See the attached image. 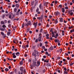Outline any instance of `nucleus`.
<instances>
[{
    "mask_svg": "<svg viewBox=\"0 0 74 74\" xmlns=\"http://www.w3.org/2000/svg\"><path fill=\"white\" fill-rule=\"evenodd\" d=\"M33 67H35V66H37V62H36V60H35V59L33 60Z\"/></svg>",
    "mask_w": 74,
    "mask_h": 74,
    "instance_id": "1",
    "label": "nucleus"
},
{
    "mask_svg": "<svg viewBox=\"0 0 74 74\" xmlns=\"http://www.w3.org/2000/svg\"><path fill=\"white\" fill-rule=\"evenodd\" d=\"M34 52L36 54H37V56H40V53L38 52V51L36 49H35L34 50Z\"/></svg>",
    "mask_w": 74,
    "mask_h": 74,
    "instance_id": "2",
    "label": "nucleus"
},
{
    "mask_svg": "<svg viewBox=\"0 0 74 74\" xmlns=\"http://www.w3.org/2000/svg\"><path fill=\"white\" fill-rule=\"evenodd\" d=\"M41 38H42V36H39L38 38V40L39 42H40V41H42L41 40Z\"/></svg>",
    "mask_w": 74,
    "mask_h": 74,
    "instance_id": "3",
    "label": "nucleus"
},
{
    "mask_svg": "<svg viewBox=\"0 0 74 74\" xmlns=\"http://www.w3.org/2000/svg\"><path fill=\"white\" fill-rule=\"evenodd\" d=\"M54 14L56 16H58V15H59L60 14V12H55Z\"/></svg>",
    "mask_w": 74,
    "mask_h": 74,
    "instance_id": "4",
    "label": "nucleus"
},
{
    "mask_svg": "<svg viewBox=\"0 0 74 74\" xmlns=\"http://www.w3.org/2000/svg\"><path fill=\"white\" fill-rule=\"evenodd\" d=\"M24 67H21L20 68V70L21 72H23V69Z\"/></svg>",
    "mask_w": 74,
    "mask_h": 74,
    "instance_id": "5",
    "label": "nucleus"
},
{
    "mask_svg": "<svg viewBox=\"0 0 74 74\" xmlns=\"http://www.w3.org/2000/svg\"><path fill=\"white\" fill-rule=\"evenodd\" d=\"M59 36V34L58 33H56V35L54 36V37L55 38H58V37Z\"/></svg>",
    "mask_w": 74,
    "mask_h": 74,
    "instance_id": "6",
    "label": "nucleus"
},
{
    "mask_svg": "<svg viewBox=\"0 0 74 74\" xmlns=\"http://www.w3.org/2000/svg\"><path fill=\"white\" fill-rule=\"evenodd\" d=\"M40 22H41L42 21V19H43V16L42 15L41 16L40 18Z\"/></svg>",
    "mask_w": 74,
    "mask_h": 74,
    "instance_id": "7",
    "label": "nucleus"
},
{
    "mask_svg": "<svg viewBox=\"0 0 74 74\" xmlns=\"http://www.w3.org/2000/svg\"><path fill=\"white\" fill-rule=\"evenodd\" d=\"M55 42H60V40H59V39H55Z\"/></svg>",
    "mask_w": 74,
    "mask_h": 74,
    "instance_id": "8",
    "label": "nucleus"
},
{
    "mask_svg": "<svg viewBox=\"0 0 74 74\" xmlns=\"http://www.w3.org/2000/svg\"><path fill=\"white\" fill-rule=\"evenodd\" d=\"M52 34V37H54V36H55V34H54V32H53V31H52L51 32Z\"/></svg>",
    "mask_w": 74,
    "mask_h": 74,
    "instance_id": "9",
    "label": "nucleus"
},
{
    "mask_svg": "<svg viewBox=\"0 0 74 74\" xmlns=\"http://www.w3.org/2000/svg\"><path fill=\"white\" fill-rule=\"evenodd\" d=\"M50 50H51V51H52L53 49V47L52 46H51V47H50L49 48Z\"/></svg>",
    "mask_w": 74,
    "mask_h": 74,
    "instance_id": "10",
    "label": "nucleus"
},
{
    "mask_svg": "<svg viewBox=\"0 0 74 74\" xmlns=\"http://www.w3.org/2000/svg\"><path fill=\"white\" fill-rule=\"evenodd\" d=\"M69 14H70V15H73V12H68Z\"/></svg>",
    "mask_w": 74,
    "mask_h": 74,
    "instance_id": "11",
    "label": "nucleus"
},
{
    "mask_svg": "<svg viewBox=\"0 0 74 74\" xmlns=\"http://www.w3.org/2000/svg\"><path fill=\"white\" fill-rule=\"evenodd\" d=\"M34 1H32L31 3V5H32V6H33V5H34Z\"/></svg>",
    "mask_w": 74,
    "mask_h": 74,
    "instance_id": "12",
    "label": "nucleus"
},
{
    "mask_svg": "<svg viewBox=\"0 0 74 74\" xmlns=\"http://www.w3.org/2000/svg\"><path fill=\"white\" fill-rule=\"evenodd\" d=\"M63 19L61 18V19H60V21L61 22H63Z\"/></svg>",
    "mask_w": 74,
    "mask_h": 74,
    "instance_id": "13",
    "label": "nucleus"
},
{
    "mask_svg": "<svg viewBox=\"0 0 74 74\" xmlns=\"http://www.w3.org/2000/svg\"><path fill=\"white\" fill-rule=\"evenodd\" d=\"M62 12H63V13H64V12H65V10H64V8H62Z\"/></svg>",
    "mask_w": 74,
    "mask_h": 74,
    "instance_id": "14",
    "label": "nucleus"
},
{
    "mask_svg": "<svg viewBox=\"0 0 74 74\" xmlns=\"http://www.w3.org/2000/svg\"><path fill=\"white\" fill-rule=\"evenodd\" d=\"M16 56H19L20 55V53L19 52H17L16 53Z\"/></svg>",
    "mask_w": 74,
    "mask_h": 74,
    "instance_id": "15",
    "label": "nucleus"
},
{
    "mask_svg": "<svg viewBox=\"0 0 74 74\" xmlns=\"http://www.w3.org/2000/svg\"><path fill=\"white\" fill-rule=\"evenodd\" d=\"M0 30H1V31H4L5 30H6L5 28H1L0 29Z\"/></svg>",
    "mask_w": 74,
    "mask_h": 74,
    "instance_id": "16",
    "label": "nucleus"
},
{
    "mask_svg": "<svg viewBox=\"0 0 74 74\" xmlns=\"http://www.w3.org/2000/svg\"><path fill=\"white\" fill-rule=\"evenodd\" d=\"M37 64H38V66H39L40 65V62L39 61H38L37 62Z\"/></svg>",
    "mask_w": 74,
    "mask_h": 74,
    "instance_id": "17",
    "label": "nucleus"
},
{
    "mask_svg": "<svg viewBox=\"0 0 74 74\" xmlns=\"http://www.w3.org/2000/svg\"><path fill=\"white\" fill-rule=\"evenodd\" d=\"M34 25L35 28L36 27V26L37 25V24L36 23H34Z\"/></svg>",
    "mask_w": 74,
    "mask_h": 74,
    "instance_id": "18",
    "label": "nucleus"
},
{
    "mask_svg": "<svg viewBox=\"0 0 74 74\" xmlns=\"http://www.w3.org/2000/svg\"><path fill=\"white\" fill-rule=\"evenodd\" d=\"M42 4H40L39 6V8L40 9H42Z\"/></svg>",
    "mask_w": 74,
    "mask_h": 74,
    "instance_id": "19",
    "label": "nucleus"
},
{
    "mask_svg": "<svg viewBox=\"0 0 74 74\" xmlns=\"http://www.w3.org/2000/svg\"><path fill=\"white\" fill-rule=\"evenodd\" d=\"M7 59L8 60H9V61H12V60H13V59H9V58H7Z\"/></svg>",
    "mask_w": 74,
    "mask_h": 74,
    "instance_id": "20",
    "label": "nucleus"
},
{
    "mask_svg": "<svg viewBox=\"0 0 74 74\" xmlns=\"http://www.w3.org/2000/svg\"><path fill=\"white\" fill-rule=\"evenodd\" d=\"M1 25H3L4 24V21H2L1 22Z\"/></svg>",
    "mask_w": 74,
    "mask_h": 74,
    "instance_id": "21",
    "label": "nucleus"
},
{
    "mask_svg": "<svg viewBox=\"0 0 74 74\" xmlns=\"http://www.w3.org/2000/svg\"><path fill=\"white\" fill-rule=\"evenodd\" d=\"M32 55L34 56H35V58L37 56V55L36 54H34V53H32Z\"/></svg>",
    "mask_w": 74,
    "mask_h": 74,
    "instance_id": "22",
    "label": "nucleus"
},
{
    "mask_svg": "<svg viewBox=\"0 0 74 74\" xmlns=\"http://www.w3.org/2000/svg\"><path fill=\"white\" fill-rule=\"evenodd\" d=\"M26 46L23 45L22 46V48H23V49H25L26 48Z\"/></svg>",
    "mask_w": 74,
    "mask_h": 74,
    "instance_id": "23",
    "label": "nucleus"
},
{
    "mask_svg": "<svg viewBox=\"0 0 74 74\" xmlns=\"http://www.w3.org/2000/svg\"><path fill=\"white\" fill-rule=\"evenodd\" d=\"M10 34H11V32H8L7 33V35L8 36H9L10 35Z\"/></svg>",
    "mask_w": 74,
    "mask_h": 74,
    "instance_id": "24",
    "label": "nucleus"
},
{
    "mask_svg": "<svg viewBox=\"0 0 74 74\" xmlns=\"http://www.w3.org/2000/svg\"><path fill=\"white\" fill-rule=\"evenodd\" d=\"M16 7H17V8H19V5L18 4H16Z\"/></svg>",
    "mask_w": 74,
    "mask_h": 74,
    "instance_id": "25",
    "label": "nucleus"
},
{
    "mask_svg": "<svg viewBox=\"0 0 74 74\" xmlns=\"http://www.w3.org/2000/svg\"><path fill=\"white\" fill-rule=\"evenodd\" d=\"M55 23L56 24L58 23V20L57 19H56L55 20Z\"/></svg>",
    "mask_w": 74,
    "mask_h": 74,
    "instance_id": "26",
    "label": "nucleus"
},
{
    "mask_svg": "<svg viewBox=\"0 0 74 74\" xmlns=\"http://www.w3.org/2000/svg\"><path fill=\"white\" fill-rule=\"evenodd\" d=\"M30 68L31 69H33V65H30Z\"/></svg>",
    "mask_w": 74,
    "mask_h": 74,
    "instance_id": "27",
    "label": "nucleus"
},
{
    "mask_svg": "<svg viewBox=\"0 0 74 74\" xmlns=\"http://www.w3.org/2000/svg\"><path fill=\"white\" fill-rule=\"evenodd\" d=\"M5 71H8V70H9L8 68H6L5 69Z\"/></svg>",
    "mask_w": 74,
    "mask_h": 74,
    "instance_id": "28",
    "label": "nucleus"
},
{
    "mask_svg": "<svg viewBox=\"0 0 74 74\" xmlns=\"http://www.w3.org/2000/svg\"><path fill=\"white\" fill-rule=\"evenodd\" d=\"M44 62H47V63H48V62H49V60H45L44 61Z\"/></svg>",
    "mask_w": 74,
    "mask_h": 74,
    "instance_id": "29",
    "label": "nucleus"
},
{
    "mask_svg": "<svg viewBox=\"0 0 74 74\" xmlns=\"http://www.w3.org/2000/svg\"><path fill=\"white\" fill-rule=\"evenodd\" d=\"M2 27L3 28H5V27H7L6 26H5V25H3V26H2Z\"/></svg>",
    "mask_w": 74,
    "mask_h": 74,
    "instance_id": "30",
    "label": "nucleus"
},
{
    "mask_svg": "<svg viewBox=\"0 0 74 74\" xmlns=\"http://www.w3.org/2000/svg\"><path fill=\"white\" fill-rule=\"evenodd\" d=\"M73 32H74V29H73L70 30V33H72Z\"/></svg>",
    "mask_w": 74,
    "mask_h": 74,
    "instance_id": "31",
    "label": "nucleus"
},
{
    "mask_svg": "<svg viewBox=\"0 0 74 74\" xmlns=\"http://www.w3.org/2000/svg\"><path fill=\"white\" fill-rule=\"evenodd\" d=\"M29 30H30V28H27L26 31L27 33H28Z\"/></svg>",
    "mask_w": 74,
    "mask_h": 74,
    "instance_id": "32",
    "label": "nucleus"
},
{
    "mask_svg": "<svg viewBox=\"0 0 74 74\" xmlns=\"http://www.w3.org/2000/svg\"><path fill=\"white\" fill-rule=\"evenodd\" d=\"M14 11L15 12H16V11H17V9L16 8H15L14 9Z\"/></svg>",
    "mask_w": 74,
    "mask_h": 74,
    "instance_id": "33",
    "label": "nucleus"
},
{
    "mask_svg": "<svg viewBox=\"0 0 74 74\" xmlns=\"http://www.w3.org/2000/svg\"><path fill=\"white\" fill-rule=\"evenodd\" d=\"M20 65H22V64H23V61H21L20 62Z\"/></svg>",
    "mask_w": 74,
    "mask_h": 74,
    "instance_id": "34",
    "label": "nucleus"
},
{
    "mask_svg": "<svg viewBox=\"0 0 74 74\" xmlns=\"http://www.w3.org/2000/svg\"><path fill=\"white\" fill-rule=\"evenodd\" d=\"M68 74V73L66 71H64V74Z\"/></svg>",
    "mask_w": 74,
    "mask_h": 74,
    "instance_id": "35",
    "label": "nucleus"
},
{
    "mask_svg": "<svg viewBox=\"0 0 74 74\" xmlns=\"http://www.w3.org/2000/svg\"><path fill=\"white\" fill-rule=\"evenodd\" d=\"M38 11H39V8H37V9L36 10V12H38Z\"/></svg>",
    "mask_w": 74,
    "mask_h": 74,
    "instance_id": "36",
    "label": "nucleus"
},
{
    "mask_svg": "<svg viewBox=\"0 0 74 74\" xmlns=\"http://www.w3.org/2000/svg\"><path fill=\"white\" fill-rule=\"evenodd\" d=\"M38 1H37L35 3V5H34L35 6H36V5L37 4H38Z\"/></svg>",
    "mask_w": 74,
    "mask_h": 74,
    "instance_id": "37",
    "label": "nucleus"
},
{
    "mask_svg": "<svg viewBox=\"0 0 74 74\" xmlns=\"http://www.w3.org/2000/svg\"><path fill=\"white\" fill-rule=\"evenodd\" d=\"M1 34L2 36H4V33L3 32H1Z\"/></svg>",
    "mask_w": 74,
    "mask_h": 74,
    "instance_id": "38",
    "label": "nucleus"
},
{
    "mask_svg": "<svg viewBox=\"0 0 74 74\" xmlns=\"http://www.w3.org/2000/svg\"><path fill=\"white\" fill-rule=\"evenodd\" d=\"M42 43L40 42V47H42Z\"/></svg>",
    "mask_w": 74,
    "mask_h": 74,
    "instance_id": "39",
    "label": "nucleus"
},
{
    "mask_svg": "<svg viewBox=\"0 0 74 74\" xmlns=\"http://www.w3.org/2000/svg\"><path fill=\"white\" fill-rule=\"evenodd\" d=\"M59 7H60V8H62V5H59Z\"/></svg>",
    "mask_w": 74,
    "mask_h": 74,
    "instance_id": "40",
    "label": "nucleus"
},
{
    "mask_svg": "<svg viewBox=\"0 0 74 74\" xmlns=\"http://www.w3.org/2000/svg\"><path fill=\"white\" fill-rule=\"evenodd\" d=\"M2 18H4L5 17V15L3 14L2 16H1Z\"/></svg>",
    "mask_w": 74,
    "mask_h": 74,
    "instance_id": "41",
    "label": "nucleus"
},
{
    "mask_svg": "<svg viewBox=\"0 0 74 74\" xmlns=\"http://www.w3.org/2000/svg\"><path fill=\"white\" fill-rule=\"evenodd\" d=\"M19 14V12H17L16 13V15L18 16V15Z\"/></svg>",
    "mask_w": 74,
    "mask_h": 74,
    "instance_id": "42",
    "label": "nucleus"
},
{
    "mask_svg": "<svg viewBox=\"0 0 74 74\" xmlns=\"http://www.w3.org/2000/svg\"><path fill=\"white\" fill-rule=\"evenodd\" d=\"M28 24L29 25H30V24H31V22L30 21H28Z\"/></svg>",
    "mask_w": 74,
    "mask_h": 74,
    "instance_id": "43",
    "label": "nucleus"
},
{
    "mask_svg": "<svg viewBox=\"0 0 74 74\" xmlns=\"http://www.w3.org/2000/svg\"><path fill=\"white\" fill-rule=\"evenodd\" d=\"M9 18H11V15L10 14L9 16Z\"/></svg>",
    "mask_w": 74,
    "mask_h": 74,
    "instance_id": "44",
    "label": "nucleus"
},
{
    "mask_svg": "<svg viewBox=\"0 0 74 74\" xmlns=\"http://www.w3.org/2000/svg\"><path fill=\"white\" fill-rule=\"evenodd\" d=\"M13 58H16V55L13 56Z\"/></svg>",
    "mask_w": 74,
    "mask_h": 74,
    "instance_id": "45",
    "label": "nucleus"
},
{
    "mask_svg": "<svg viewBox=\"0 0 74 74\" xmlns=\"http://www.w3.org/2000/svg\"><path fill=\"white\" fill-rule=\"evenodd\" d=\"M42 29L41 28L40 30V33H42Z\"/></svg>",
    "mask_w": 74,
    "mask_h": 74,
    "instance_id": "46",
    "label": "nucleus"
},
{
    "mask_svg": "<svg viewBox=\"0 0 74 74\" xmlns=\"http://www.w3.org/2000/svg\"><path fill=\"white\" fill-rule=\"evenodd\" d=\"M73 63L69 64V66H73Z\"/></svg>",
    "mask_w": 74,
    "mask_h": 74,
    "instance_id": "47",
    "label": "nucleus"
},
{
    "mask_svg": "<svg viewBox=\"0 0 74 74\" xmlns=\"http://www.w3.org/2000/svg\"><path fill=\"white\" fill-rule=\"evenodd\" d=\"M60 42H59L58 43V45H59V46H60Z\"/></svg>",
    "mask_w": 74,
    "mask_h": 74,
    "instance_id": "48",
    "label": "nucleus"
},
{
    "mask_svg": "<svg viewBox=\"0 0 74 74\" xmlns=\"http://www.w3.org/2000/svg\"><path fill=\"white\" fill-rule=\"evenodd\" d=\"M53 31V29L52 28H51L50 30V32H52Z\"/></svg>",
    "mask_w": 74,
    "mask_h": 74,
    "instance_id": "49",
    "label": "nucleus"
},
{
    "mask_svg": "<svg viewBox=\"0 0 74 74\" xmlns=\"http://www.w3.org/2000/svg\"><path fill=\"white\" fill-rule=\"evenodd\" d=\"M43 58H44V59H45V58H47V57H46V56H43Z\"/></svg>",
    "mask_w": 74,
    "mask_h": 74,
    "instance_id": "50",
    "label": "nucleus"
},
{
    "mask_svg": "<svg viewBox=\"0 0 74 74\" xmlns=\"http://www.w3.org/2000/svg\"><path fill=\"white\" fill-rule=\"evenodd\" d=\"M65 9H66V10H68V9H69V7H66L65 8Z\"/></svg>",
    "mask_w": 74,
    "mask_h": 74,
    "instance_id": "51",
    "label": "nucleus"
},
{
    "mask_svg": "<svg viewBox=\"0 0 74 74\" xmlns=\"http://www.w3.org/2000/svg\"><path fill=\"white\" fill-rule=\"evenodd\" d=\"M16 27H14L13 29V30H15V29H16Z\"/></svg>",
    "mask_w": 74,
    "mask_h": 74,
    "instance_id": "52",
    "label": "nucleus"
},
{
    "mask_svg": "<svg viewBox=\"0 0 74 74\" xmlns=\"http://www.w3.org/2000/svg\"><path fill=\"white\" fill-rule=\"evenodd\" d=\"M49 35L48 34H47L46 35V37H49Z\"/></svg>",
    "mask_w": 74,
    "mask_h": 74,
    "instance_id": "53",
    "label": "nucleus"
},
{
    "mask_svg": "<svg viewBox=\"0 0 74 74\" xmlns=\"http://www.w3.org/2000/svg\"><path fill=\"white\" fill-rule=\"evenodd\" d=\"M33 49H36V46H34L33 47Z\"/></svg>",
    "mask_w": 74,
    "mask_h": 74,
    "instance_id": "54",
    "label": "nucleus"
},
{
    "mask_svg": "<svg viewBox=\"0 0 74 74\" xmlns=\"http://www.w3.org/2000/svg\"><path fill=\"white\" fill-rule=\"evenodd\" d=\"M14 50L16 52H17V51H18V49H15Z\"/></svg>",
    "mask_w": 74,
    "mask_h": 74,
    "instance_id": "55",
    "label": "nucleus"
},
{
    "mask_svg": "<svg viewBox=\"0 0 74 74\" xmlns=\"http://www.w3.org/2000/svg\"><path fill=\"white\" fill-rule=\"evenodd\" d=\"M35 42H38V39H36Z\"/></svg>",
    "mask_w": 74,
    "mask_h": 74,
    "instance_id": "56",
    "label": "nucleus"
},
{
    "mask_svg": "<svg viewBox=\"0 0 74 74\" xmlns=\"http://www.w3.org/2000/svg\"><path fill=\"white\" fill-rule=\"evenodd\" d=\"M20 11H21V10H20V9H19L18 10L17 12H18L19 13V12H20Z\"/></svg>",
    "mask_w": 74,
    "mask_h": 74,
    "instance_id": "57",
    "label": "nucleus"
},
{
    "mask_svg": "<svg viewBox=\"0 0 74 74\" xmlns=\"http://www.w3.org/2000/svg\"><path fill=\"white\" fill-rule=\"evenodd\" d=\"M2 12H4V10L3 9H2L1 10Z\"/></svg>",
    "mask_w": 74,
    "mask_h": 74,
    "instance_id": "58",
    "label": "nucleus"
},
{
    "mask_svg": "<svg viewBox=\"0 0 74 74\" xmlns=\"http://www.w3.org/2000/svg\"><path fill=\"white\" fill-rule=\"evenodd\" d=\"M32 61V60H31V59H30L28 60V62H31Z\"/></svg>",
    "mask_w": 74,
    "mask_h": 74,
    "instance_id": "59",
    "label": "nucleus"
},
{
    "mask_svg": "<svg viewBox=\"0 0 74 74\" xmlns=\"http://www.w3.org/2000/svg\"><path fill=\"white\" fill-rule=\"evenodd\" d=\"M49 25H48V24H47V27H49Z\"/></svg>",
    "mask_w": 74,
    "mask_h": 74,
    "instance_id": "60",
    "label": "nucleus"
},
{
    "mask_svg": "<svg viewBox=\"0 0 74 74\" xmlns=\"http://www.w3.org/2000/svg\"><path fill=\"white\" fill-rule=\"evenodd\" d=\"M42 48H43V49H45V46H43L42 47Z\"/></svg>",
    "mask_w": 74,
    "mask_h": 74,
    "instance_id": "61",
    "label": "nucleus"
},
{
    "mask_svg": "<svg viewBox=\"0 0 74 74\" xmlns=\"http://www.w3.org/2000/svg\"><path fill=\"white\" fill-rule=\"evenodd\" d=\"M26 4L27 5H28V4H29V2H26Z\"/></svg>",
    "mask_w": 74,
    "mask_h": 74,
    "instance_id": "62",
    "label": "nucleus"
},
{
    "mask_svg": "<svg viewBox=\"0 0 74 74\" xmlns=\"http://www.w3.org/2000/svg\"><path fill=\"white\" fill-rule=\"evenodd\" d=\"M41 17H37V18L38 19H39V20H40V19L41 18Z\"/></svg>",
    "mask_w": 74,
    "mask_h": 74,
    "instance_id": "63",
    "label": "nucleus"
},
{
    "mask_svg": "<svg viewBox=\"0 0 74 74\" xmlns=\"http://www.w3.org/2000/svg\"><path fill=\"white\" fill-rule=\"evenodd\" d=\"M15 7V5L13 4L12 5V7Z\"/></svg>",
    "mask_w": 74,
    "mask_h": 74,
    "instance_id": "64",
    "label": "nucleus"
}]
</instances>
